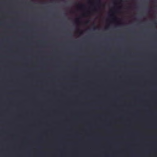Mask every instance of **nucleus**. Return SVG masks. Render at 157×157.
I'll return each mask as SVG.
<instances>
[{
    "instance_id": "20e7f679",
    "label": "nucleus",
    "mask_w": 157,
    "mask_h": 157,
    "mask_svg": "<svg viewBox=\"0 0 157 157\" xmlns=\"http://www.w3.org/2000/svg\"><path fill=\"white\" fill-rule=\"evenodd\" d=\"M97 2L98 4L100 3V1L99 0H98Z\"/></svg>"
},
{
    "instance_id": "39448f33",
    "label": "nucleus",
    "mask_w": 157,
    "mask_h": 157,
    "mask_svg": "<svg viewBox=\"0 0 157 157\" xmlns=\"http://www.w3.org/2000/svg\"><path fill=\"white\" fill-rule=\"evenodd\" d=\"M154 24L155 25H157V23H156V22L155 21L154 22Z\"/></svg>"
},
{
    "instance_id": "7ed1b4c3",
    "label": "nucleus",
    "mask_w": 157,
    "mask_h": 157,
    "mask_svg": "<svg viewBox=\"0 0 157 157\" xmlns=\"http://www.w3.org/2000/svg\"><path fill=\"white\" fill-rule=\"evenodd\" d=\"M113 16V15L112 14H109V17H111Z\"/></svg>"
},
{
    "instance_id": "423d86ee",
    "label": "nucleus",
    "mask_w": 157,
    "mask_h": 157,
    "mask_svg": "<svg viewBox=\"0 0 157 157\" xmlns=\"http://www.w3.org/2000/svg\"><path fill=\"white\" fill-rule=\"evenodd\" d=\"M95 29H96V28H94L93 29L94 30H95Z\"/></svg>"
},
{
    "instance_id": "f257e3e1",
    "label": "nucleus",
    "mask_w": 157,
    "mask_h": 157,
    "mask_svg": "<svg viewBox=\"0 0 157 157\" xmlns=\"http://www.w3.org/2000/svg\"><path fill=\"white\" fill-rule=\"evenodd\" d=\"M80 7L81 8H83L85 7V6L84 5H80Z\"/></svg>"
},
{
    "instance_id": "f03ea898",
    "label": "nucleus",
    "mask_w": 157,
    "mask_h": 157,
    "mask_svg": "<svg viewBox=\"0 0 157 157\" xmlns=\"http://www.w3.org/2000/svg\"><path fill=\"white\" fill-rule=\"evenodd\" d=\"M78 22H79L78 19H77L75 21V22H76V23H77Z\"/></svg>"
}]
</instances>
